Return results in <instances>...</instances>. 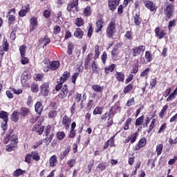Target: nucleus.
<instances>
[{"label": "nucleus", "instance_id": "1", "mask_svg": "<svg viewBox=\"0 0 177 177\" xmlns=\"http://www.w3.org/2000/svg\"><path fill=\"white\" fill-rule=\"evenodd\" d=\"M3 143H5V145H8V143H10L6 147V151H12L13 149L16 147V145H17V136H16L15 134H12L6 136V138H4Z\"/></svg>", "mask_w": 177, "mask_h": 177}, {"label": "nucleus", "instance_id": "2", "mask_svg": "<svg viewBox=\"0 0 177 177\" xmlns=\"http://www.w3.org/2000/svg\"><path fill=\"white\" fill-rule=\"evenodd\" d=\"M144 5L147 9L151 10V12H156L157 10V6L153 1L150 0H143Z\"/></svg>", "mask_w": 177, "mask_h": 177}, {"label": "nucleus", "instance_id": "3", "mask_svg": "<svg viewBox=\"0 0 177 177\" xmlns=\"http://www.w3.org/2000/svg\"><path fill=\"white\" fill-rule=\"evenodd\" d=\"M75 100L77 103H80V110H82L84 109V102L86 100V94L84 93L82 95L80 93H77L76 95Z\"/></svg>", "mask_w": 177, "mask_h": 177}, {"label": "nucleus", "instance_id": "4", "mask_svg": "<svg viewBox=\"0 0 177 177\" xmlns=\"http://www.w3.org/2000/svg\"><path fill=\"white\" fill-rule=\"evenodd\" d=\"M115 30V22L114 21H111L108 26L106 29V35L107 37L111 38L113 37V34H114V30Z\"/></svg>", "mask_w": 177, "mask_h": 177}, {"label": "nucleus", "instance_id": "5", "mask_svg": "<svg viewBox=\"0 0 177 177\" xmlns=\"http://www.w3.org/2000/svg\"><path fill=\"white\" fill-rule=\"evenodd\" d=\"M146 50V46H139L134 47L132 50H133V57H136V56H139L140 53H143L145 50Z\"/></svg>", "mask_w": 177, "mask_h": 177}, {"label": "nucleus", "instance_id": "6", "mask_svg": "<svg viewBox=\"0 0 177 177\" xmlns=\"http://www.w3.org/2000/svg\"><path fill=\"white\" fill-rule=\"evenodd\" d=\"M166 15V21H168L171 17L174 16V7L172 6H167L165 10Z\"/></svg>", "mask_w": 177, "mask_h": 177}, {"label": "nucleus", "instance_id": "7", "mask_svg": "<svg viewBox=\"0 0 177 177\" xmlns=\"http://www.w3.org/2000/svg\"><path fill=\"white\" fill-rule=\"evenodd\" d=\"M40 92L43 96L49 95V82H45L41 86Z\"/></svg>", "mask_w": 177, "mask_h": 177}, {"label": "nucleus", "instance_id": "8", "mask_svg": "<svg viewBox=\"0 0 177 177\" xmlns=\"http://www.w3.org/2000/svg\"><path fill=\"white\" fill-rule=\"evenodd\" d=\"M114 115H115V112H114V108L112 106L109 112L105 113L101 116V120H102V121H106L107 118L114 117Z\"/></svg>", "mask_w": 177, "mask_h": 177}, {"label": "nucleus", "instance_id": "9", "mask_svg": "<svg viewBox=\"0 0 177 177\" xmlns=\"http://www.w3.org/2000/svg\"><path fill=\"white\" fill-rule=\"evenodd\" d=\"M155 34H156V37L159 38V39H162V38H164V37H165V35H167V32H165V30L161 29V28L157 27L155 29Z\"/></svg>", "mask_w": 177, "mask_h": 177}, {"label": "nucleus", "instance_id": "10", "mask_svg": "<svg viewBox=\"0 0 177 177\" xmlns=\"http://www.w3.org/2000/svg\"><path fill=\"white\" fill-rule=\"evenodd\" d=\"M62 125H64L65 129H68V128H70V124H71V118L67 116V115H64L62 118Z\"/></svg>", "mask_w": 177, "mask_h": 177}, {"label": "nucleus", "instance_id": "11", "mask_svg": "<svg viewBox=\"0 0 177 177\" xmlns=\"http://www.w3.org/2000/svg\"><path fill=\"white\" fill-rule=\"evenodd\" d=\"M37 26H38V19L33 17L30 19V32H32V31H34Z\"/></svg>", "mask_w": 177, "mask_h": 177}, {"label": "nucleus", "instance_id": "12", "mask_svg": "<svg viewBox=\"0 0 177 177\" xmlns=\"http://www.w3.org/2000/svg\"><path fill=\"white\" fill-rule=\"evenodd\" d=\"M133 17L136 26H140V23H142V19H140V13L138 12L137 11H133Z\"/></svg>", "mask_w": 177, "mask_h": 177}, {"label": "nucleus", "instance_id": "13", "mask_svg": "<svg viewBox=\"0 0 177 177\" xmlns=\"http://www.w3.org/2000/svg\"><path fill=\"white\" fill-rule=\"evenodd\" d=\"M108 5L110 10L114 12L117 9V6L120 5V3L117 0H109Z\"/></svg>", "mask_w": 177, "mask_h": 177}, {"label": "nucleus", "instance_id": "14", "mask_svg": "<svg viewBox=\"0 0 177 177\" xmlns=\"http://www.w3.org/2000/svg\"><path fill=\"white\" fill-rule=\"evenodd\" d=\"M147 140H146L145 138H141L138 143V145L136 146L135 147V150L138 151V150H140V149H142V147H145L146 146V143H147Z\"/></svg>", "mask_w": 177, "mask_h": 177}, {"label": "nucleus", "instance_id": "15", "mask_svg": "<svg viewBox=\"0 0 177 177\" xmlns=\"http://www.w3.org/2000/svg\"><path fill=\"white\" fill-rule=\"evenodd\" d=\"M28 80H30V73L27 71L24 72L21 76V82L22 85H26V82H27Z\"/></svg>", "mask_w": 177, "mask_h": 177}, {"label": "nucleus", "instance_id": "16", "mask_svg": "<svg viewBox=\"0 0 177 177\" xmlns=\"http://www.w3.org/2000/svg\"><path fill=\"white\" fill-rule=\"evenodd\" d=\"M28 12H30V6L26 5L23 6L21 10L19 12V16H20V17H24Z\"/></svg>", "mask_w": 177, "mask_h": 177}, {"label": "nucleus", "instance_id": "17", "mask_svg": "<svg viewBox=\"0 0 177 177\" xmlns=\"http://www.w3.org/2000/svg\"><path fill=\"white\" fill-rule=\"evenodd\" d=\"M35 110L39 115H41L42 111L44 110V106H42V103L37 102L35 105Z\"/></svg>", "mask_w": 177, "mask_h": 177}, {"label": "nucleus", "instance_id": "18", "mask_svg": "<svg viewBox=\"0 0 177 177\" xmlns=\"http://www.w3.org/2000/svg\"><path fill=\"white\" fill-rule=\"evenodd\" d=\"M115 78L118 82H124L125 80V75L122 72H115Z\"/></svg>", "mask_w": 177, "mask_h": 177}, {"label": "nucleus", "instance_id": "19", "mask_svg": "<svg viewBox=\"0 0 177 177\" xmlns=\"http://www.w3.org/2000/svg\"><path fill=\"white\" fill-rule=\"evenodd\" d=\"M78 6V0H73L71 3L68 4L67 10L68 12H71L74 8H77Z\"/></svg>", "mask_w": 177, "mask_h": 177}, {"label": "nucleus", "instance_id": "20", "mask_svg": "<svg viewBox=\"0 0 177 177\" xmlns=\"http://www.w3.org/2000/svg\"><path fill=\"white\" fill-rule=\"evenodd\" d=\"M93 91L96 93H103V89H104V86H100L97 84H94L91 86Z\"/></svg>", "mask_w": 177, "mask_h": 177}, {"label": "nucleus", "instance_id": "21", "mask_svg": "<svg viewBox=\"0 0 177 177\" xmlns=\"http://www.w3.org/2000/svg\"><path fill=\"white\" fill-rule=\"evenodd\" d=\"M50 70H52V71H55L57 69L59 68V67L60 66V62L59 61H53L50 64Z\"/></svg>", "mask_w": 177, "mask_h": 177}, {"label": "nucleus", "instance_id": "22", "mask_svg": "<svg viewBox=\"0 0 177 177\" xmlns=\"http://www.w3.org/2000/svg\"><path fill=\"white\" fill-rule=\"evenodd\" d=\"M67 93H68V90L67 89V86L64 85L60 94L59 95V97H61V99H64V97H67Z\"/></svg>", "mask_w": 177, "mask_h": 177}, {"label": "nucleus", "instance_id": "23", "mask_svg": "<svg viewBox=\"0 0 177 177\" xmlns=\"http://www.w3.org/2000/svg\"><path fill=\"white\" fill-rule=\"evenodd\" d=\"M19 118H20V115L19 113V111H14L11 115L12 121H13L14 122H17V121H19Z\"/></svg>", "mask_w": 177, "mask_h": 177}, {"label": "nucleus", "instance_id": "24", "mask_svg": "<svg viewBox=\"0 0 177 177\" xmlns=\"http://www.w3.org/2000/svg\"><path fill=\"white\" fill-rule=\"evenodd\" d=\"M103 19H99L96 22L97 28L95 29V32H99L103 28Z\"/></svg>", "mask_w": 177, "mask_h": 177}, {"label": "nucleus", "instance_id": "25", "mask_svg": "<svg viewBox=\"0 0 177 177\" xmlns=\"http://www.w3.org/2000/svg\"><path fill=\"white\" fill-rule=\"evenodd\" d=\"M74 35L76 37V38L81 39L84 36V32L80 28H76Z\"/></svg>", "mask_w": 177, "mask_h": 177}, {"label": "nucleus", "instance_id": "26", "mask_svg": "<svg viewBox=\"0 0 177 177\" xmlns=\"http://www.w3.org/2000/svg\"><path fill=\"white\" fill-rule=\"evenodd\" d=\"M49 162L50 167H56V164H57V158L56 157V155L50 158Z\"/></svg>", "mask_w": 177, "mask_h": 177}, {"label": "nucleus", "instance_id": "27", "mask_svg": "<svg viewBox=\"0 0 177 177\" xmlns=\"http://www.w3.org/2000/svg\"><path fill=\"white\" fill-rule=\"evenodd\" d=\"M2 51L0 53V55H1L2 56H3V50H4L5 52H8V50H9V44H8V41L6 40H3V43L2 45Z\"/></svg>", "mask_w": 177, "mask_h": 177}, {"label": "nucleus", "instance_id": "28", "mask_svg": "<svg viewBox=\"0 0 177 177\" xmlns=\"http://www.w3.org/2000/svg\"><path fill=\"white\" fill-rule=\"evenodd\" d=\"M114 68H115V65L113 64H111L109 66L105 67V74H109L110 73H113V71H114Z\"/></svg>", "mask_w": 177, "mask_h": 177}, {"label": "nucleus", "instance_id": "29", "mask_svg": "<svg viewBox=\"0 0 177 177\" xmlns=\"http://www.w3.org/2000/svg\"><path fill=\"white\" fill-rule=\"evenodd\" d=\"M93 115H97V114H100V115H102V114H103V108L100 106H96L93 111Z\"/></svg>", "mask_w": 177, "mask_h": 177}, {"label": "nucleus", "instance_id": "30", "mask_svg": "<svg viewBox=\"0 0 177 177\" xmlns=\"http://www.w3.org/2000/svg\"><path fill=\"white\" fill-rule=\"evenodd\" d=\"M144 121H145V115H142L140 118L136 120V123H135L136 127H140V125H142L143 124Z\"/></svg>", "mask_w": 177, "mask_h": 177}, {"label": "nucleus", "instance_id": "31", "mask_svg": "<svg viewBox=\"0 0 177 177\" xmlns=\"http://www.w3.org/2000/svg\"><path fill=\"white\" fill-rule=\"evenodd\" d=\"M54 134L53 133H51L47 138L43 140L44 143H46V145L48 146L50 142H52V140L53 139Z\"/></svg>", "mask_w": 177, "mask_h": 177}, {"label": "nucleus", "instance_id": "32", "mask_svg": "<svg viewBox=\"0 0 177 177\" xmlns=\"http://www.w3.org/2000/svg\"><path fill=\"white\" fill-rule=\"evenodd\" d=\"M26 174V170H22L21 169H17L14 171V176L19 177L21 176V175H24Z\"/></svg>", "mask_w": 177, "mask_h": 177}, {"label": "nucleus", "instance_id": "33", "mask_svg": "<svg viewBox=\"0 0 177 177\" xmlns=\"http://www.w3.org/2000/svg\"><path fill=\"white\" fill-rule=\"evenodd\" d=\"M131 122H132V118H128L123 125V129L124 131H128L129 129V125H131Z\"/></svg>", "mask_w": 177, "mask_h": 177}, {"label": "nucleus", "instance_id": "34", "mask_svg": "<svg viewBox=\"0 0 177 177\" xmlns=\"http://www.w3.org/2000/svg\"><path fill=\"white\" fill-rule=\"evenodd\" d=\"M91 67H92L93 73H95L97 74V73H99V71H100V68H99V66H97V64H96L95 61L92 63Z\"/></svg>", "mask_w": 177, "mask_h": 177}, {"label": "nucleus", "instance_id": "35", "mask_svg": "<svg viewBox=\"0 0 177 177\" xmlns=\"http://www.w3.org/2000/svg\"><path fill=\"white\" fill-rule=\"evenodd\" d=\"M30 114V109L23 107L21 109V115H22L23 117H27Z\"/></svg>", "mask_w": 177, "mask_h": 177}, {"label": "nucleus", "instance_id": "36", "mask_svg": "<svg viewBox=\"0 0 177 177\" xmlns=\"http://www.w3.org/2000/svg\"><path fill=\"white\" fill-rule=\"evenodd\" d=\"M30 156H32V160H35V161H39V160H41V157L37 152L32 151L30 153Z\"/></svg>", "mask_w": 177, "mask_h": 177}, {"label": "nucleus", "instance_id": "37", "mask_svg": "<svg viewBox=\"0 0 177 177\" xmlns=\"http://www.w3.org/2000/svg\"><path fill=\"white\" fill-rule=\"evenodd\" d=\"M156 127V119H152L151 122L149 127V129L147 130V133H150L153 129H154V127Z\"/></svg>", "mask_w": 177, "mask_h": 177}, {"label": "nucleus", "instance_id": "38", "mask_svg": "<svg viewBox=\"0 0 177 177\" xmlns=\"http://www.w3.org/2000/svg\"><path fill=\"white\" fill-rule=\"evenodd\" d=\"M75 24L77 27H82V26H84V19L77 18L76 20H75Z\"/></svg>", "mask_w": 177, "mask_h": 177}, {"label": "nucleus", "instance_id": "39", "mask_svg": "<svg viewBox=\"0 0 177 177\" xmlns=\"http://www.w3.org/2000/svg\"><path fill=\"white\" fill-rule=\"evenodd\" d=\"M132 89H133V85H132V84H129L124 87L123 92L124 93L127 94L128 92H131Z\"/></svg>", "mask_w": 177, "mask_h": 177}, {"label": "nucleus", "instance_id": "40", "mask_svg": "<svg viewBox=\"0 0 177 177\" xmlns=\"http://www.w3.org/2000/svg\"><path fill=\"white\" fill-rule=\"evenodd\" d=\"M68 77H70V73L67 71H65L63 74V76L60 77L61 82L67 81Z\"/></svg>", "mask_w": 177, "mask_h": 177}, {"label": "nucleus", "instance_id": "41", "mask_svg": "<svg viewBox=\"0 0 177 177\" xmlns=\"http://www.w3.org/2000/svg\"><path fill=\"white\" fill-rule=\"evenodd\" d=\"M162 149H164V145H162V144H159L156 146L157 156L161 155V153H162Z\"/></svg>", "mask_w": 177, "mask_h": 177}, {"label": "nucleus", "instance_id": "42", "mask_svg": "<svg viewBox=\"0 0 177 177\" xmlns=\"http://www.w3.org/2000/svg\"><path fill=\"white\" fill-rule=\"evenodd\" d=\"M145 59L148 63H150L153 60V55L150 53V51H146Z\"/></svg>", "mask_w": 177, "mask_h": 177}, {"label": "nucleus", "instance_id": "43", "mask_svg": "<svg viewBox=\"0 0 177 177\" xmlns=\"http://www.w3.org/2000/svg\"><path fill=\"white\" fill-rule=\"evenodd\" d=\"M66 138V133L63 131H59L57 133V139L59 140H63Z\"/></svg>", "mask_w": 177, "mask_h": 177}, {"label": "nucleus", "instance_id": "44", "mask_svg": "<svg viewBox=\"0 0 177 177\" xmlns=\"http://www.w3.org/2000/svg\"><path fill=\"white\" fill-rule=\"evenodd\" d=\"M8 116V114L7 112L1 111V113H0V118H2L3 121H9Z\"/></svg>", "mask_w": 177, "mask_h": 177}, {"label": "nucleus", "instance_id": "45", "mask_svg": "<svg viewBox=\"0 0 177 177\" xmlns=\"http://www.w3.org/2000/svg\"><path fill=\"white\" fill-rule=\"evenodd\" d=\"M89 63H91V54H88L84 59L85 68H88V66H89Z\"/></svg>", "mask_w": 177, "mask_h": 177}, {"label": "nucleus", "instance_id": "46", "mask_svg": "<svg viewBox=\"0 0 177 177\" xmlns=\"http://www.w3.org/2000/svg\"><path fill=\"white\" fill-rule=\"evenodd\" d=\"M26 49H27V46L26 45H22L19 48V52L21 56H26Z\"/></svg>", "mask_w": 177, "mask_h": 177}, {"label": "nucleus", "instance_id": "47", "mask_svg": "<svg viewBox=\"0 0 177 177\" xmlns=\"http://www.w3.org/2000/svg\"><path fill=\"white\" fill-rule=\"evenodd\" d=\"M114 138H115V136H113L111 137L109 140H108L106 142L109 145L110 147H115V145L114 144Z\"/></svg>", "mask_w": 177, "mask_h": 177}, {"label": "nucleus", "instance_id": "48", "mask_svg": "<svg viewBox=\"0 0 177 177\" xmlns=\"http://www.w3.org/2000/svg\"><path fill=\"white\" fill-rule=\"evenodd\" d=\"M39 91V88L38 87V84H33L31 86V91L33 92V93H37Z\"/></svg>", "mask_w": 177, "mask_h": 177}, {"label": "nucleus", "instance_id": "49", "mask_svg": "<svg viewBox=\"0 0 177 177\" xmlns=\"http://www.w3.org/2000/svg\"><path fill=\"white\" fill-rule=\"evenodd\" d=\"M73 50H74V46L73 44H68L67 53L69 56L73 55Z\"/></svg>", "mask_w": 177, "mask_h": 177}, {"label": "nucleus", "instance_id": "50", "mask_svg": "<svg viewBox=\"0 0 177 177\" xmlns=\"http://www.w3.org/2000/svg\"><path fill=\"white\" fill-rule=\"evenodd\" d=\"M7 17L8 19V21H9L10 24H13L15 22V21L16 20V17L13 15H8L7 16Z\"/></svg>", "mask_w": 177, "mask_h": 177}, {"label": "nucleus", "instance_id": "51", "mask_svg": "<svg viewBox=\"0 0 177 177\" xmlns=\"http://www.w3.org/2000/svg\"><path fill=\"white\" fill-rule=\"evenodd\" d=\"M165 129H167V124L164 123L161 125L158 133H164V132H165Z\"/></svg>", "mask_w": 177, "mask_h": 177}, {"label": "nucleus", "instance_id": "52", "mask_svg": "<svg viewBox=\"0 0 177 177\" xmlns=\"http://www.w3.org/2000/svg\"><path fill=\"white\" fill-rule=\"evenodd\" d=\"M70 150H71V147H67L66 149L62 152V158H64L70 153Z\"/></svg>", "mask_w": 177, "mask_h": 177}, {"label": "nucleus", "instance_id": "53", "mask_svg": "<svg viewBox=\"0 0 177 177\" xmlns=\"http://www.w3.org/2000/svg\"><path fill=\"white\" fill-rule=\"evenodd\" d=\"M94 164H95V162H93V160H92L89 162V165L87 167V168H88L87 171H86V172H87V174L91 173V171H92V168H93Z\"/></svg>", "mask_w": 177, "mask_h": 177}, {"label": "nucleus", "instance_id": "54", "mask_svg": "<svg viewBox=\"0 0 177 177\" xmlns=\"http://www.w3.org/2000/svg\"><path fill=\"white\" fill-rule=\"evenodd\" d=\"M84 16H91V7L87 6L84 10Z\"/></svg>", "mask_w": 177, "mask_h": 177}, {"label": "nucleus", "instance_id": "55", "mask_svg": "<svg viewBox=\"0 0 177 177\" xmlns=\"http://www.w3.org/2000/svg\"><path fill=\"white\" fill-rule=\"evenodd\" d=\"M101 60L103 63V64H106V61L107 60V53L106 52H104L102 57Z\"/></svg>", "mask_w": 177, "mask_h": 177}, {"label": "nucleus", "instance_id": "56", "mask_svg": "<svg viewBox=\"0 0 177 177\" xmlns=\"http://www.w3.org/2000/svg\"><path fill=\"white\" fill-rule=\"evenodd\" d=\"M113 117L114 116H111L110 118H108L107 120V124H106V127L107 128H110V127H111V125H113Z\"/></svg>", "mask_w": 177, "mask_h": 177}, {"label": "nucleus", "instance_id": "57", "mask_svg": "<svg viewBox=\"0 0 177 177\" xmlns=\"http://www.w3.org/2000/svg\"><path fill=\"white\" fill-rule=\"evenodd\" d=\"M21 64H28V57H26L24 55L21 56Z\"/></svg>", "mask_w": 177, "mask_h": 177}, {"label": "nucleus", "instance_id": "58", "mask_svg": "<svg viewBox=\"0 0 177 177\" xmlns=\"http://www.w3.org/2000/svg\"><path fill=\"white\" fill-rule=\"evenodd\" d=\"M78 75H80V73H75L73 75L71 80L73 84H75V81H77V78H78Z\"/></svg>", "mask_w": 177, "mask_h": 177}, {"label": "nucleus", "instance_id": "59", "mask_svg": "<svg viewBox=\"0 0 177 177\" xmlns=\"http://www.w3.org/2000/svg\"><path fill=\"white\" fill-rule=\"evenodd\" d=\"M31 158H32V157L31 156V153L27 154L25 157V162L30 164L31 162Z\"/></svg>", "mask_w": 177, "mask_h": 177}, {"label": "nucleus", "instance_id": "60", "mask_svg": "<svg viewBox=\"0 0 177 177\" xmlns=\"http://www.w3.org/2000/svg\"><path fill=\"white\" fill-rule=\"evenodd\" d=\"M156 84H157V79L156 78L151 79L150 81L151 88L152 89V88H154Z\"/></svg>", "mask_w": 177, "mask_h": 177}, {"label": "nucleus", "instance_id": "61", "mask_svg": "<svg viewBox=\"0 0 177 177\" xmlns=\"http://www.w3.org/2000/svg\"><path fill=\"white\" fill-rule=\"evenodd\" d=\"M61 28H60V26L56 25L55 26H54V34L55 35H57V34H59V32H60L61 31Z\"/></svg>", "mask_w": 177, "mask_h": 177}, {"label": "nucleus", "instance_id": "62", "mask_svg": "<svg viewBox=\"0 0 177 177\" xmlns=\"http://www.w3.org/2000/svg\"><path fill=\"white\" fill-rule=\"evenodd\" d=\"M50 42V39L49 38L45 37L44 39L41 41V43L44 44V46H46Z\"/></svg>", "mask_w": 177, "mask_h": 177}, {"label": "nucleus", "instance_id": "63", "mask_svg": "<svg viewBox=\"0 0 177 177\" xmlns=\"http://www.w3.org/2000/svg\"><path fill=\"white\" fill-rule=\"evenodd\" d=\"M76 161L74 159H71L67 162V165L73 168L74 167V164H75Z\"/></svg>", "mask_w": 177, "mask_h": 177}, {"label": "nucleus", "instance_id": "64", "mask_svg": "<svg viewBox=\"0 0 177 177\" xmlns=\"http://www.w3.org/2000/svg\"><path fill=\"white\" fill-rule=\"evenodd\" d=\"M92 107H93V100H90L87 103V109H88V110H91Z\"/></svg>", "mask_w": 177, "mask_h": 177}]
</instances>
